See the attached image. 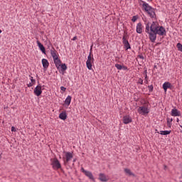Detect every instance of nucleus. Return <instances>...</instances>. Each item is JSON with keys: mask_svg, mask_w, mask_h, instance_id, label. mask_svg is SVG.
<instances>
[{"mask_svg": "<svg viewBox=\"0 0 182 182\" xmlns=\"http://www.w3.org/2000/svg\"><path fill=\"white\" fill-rule=\"evenodd\" d=\"M37 45L38 46L40 50H41V52H43V53H46V51L45 50V46H43L42 45V43L41 42H39V41H37Z\"/></svg>", "mask_w": 182, "mask_h": 182, "instance_id": "f3484780", "label": "nucleus"}, {"mask_svg": "<svg viewBox=\"0 0 182 182\" xmlns=\"http://www.w3.org/2000/svg\"><path fill=\"white\" fill-rule=\"evenodd\" d=\"M122 69H124V70H127V67H126V66H122Z\"/></svg>", "mask_w": 182, "mask_h": 182, "instance_id": "4c0bfd02", "label": "nucleus"}, {"mask_svg": "<svg viewBox=\"0 0 182 182\" xmlns=\"http://www.w3.org/2000/svg\"><path fill=\"white\" fill-rule=\"evenodd\" d=\"M123 123L124 124H129V123H132V117L129 115H126L123 117Z\"/></svg>", "mask_w": 182, "mask_h": 182, "instance_id": "4468645a", "label": "nucleus"}, {"mask_svg": "<svg viewBox=\"0 0 182 182\" xmlns=\"http://www.w3.org/2000/svg\"><path fill=\"white\" fill-rule=\"evenodd\" d=\"M50 55L52 56V58L56 56L57 55H58V51H56V50H55V48H53L50 50Z\"/></svg>", "mask_w": 182, "mask_h": 182, "instance_id": "4be33fe9", "label": "nucleus"}, {"mask_svg": "<svg viewBox=\"0 0 182 182\" xmlns=\"http://www.w3.org/2000/svg\"><path fill=\"white\" fill-rule=\"evenodd\" d=\"M171 87H173V85H171V83L169 82H165L163 84V89L164 92H167V89H171Z\"/></svg>", "mask_w": 182, "mask_h": 182, "instance_id": "f8f14e48", "label": "nucleus"}, {"mask_svg": "<svg viewBox=\"0 0 182 182\" xmlns=\"http://www.w3.org/2000/svg\"><path fill=\"white\" fill-rule=\"evenodd\" d=\"M54 63L55 65V68H57V69H59V68H60L62 62L60 61V59L58 58L57 60H54Z\"/></svg>", "mask_w": 182, "mask_h": 182, "instance_id": "6ab92c4d", "label": "nucleus"}, {"mask_svg": "<svg viewBox=\"0 0 182 182\" xmlns=\"http://www.w3.org/2000/svg\"><path fill=\"white\" fill-rule=\"evenodd\" d=\"M50 161L53 170H59V168H62V165L60 164V162H59V160H58V159H52Z\"/></svg>", "mask_w": 182, "mask_h": 182, "instance_id": "f03ea898", "label": "nucleus"}, {"mask_svg": "<svg viewBox=\"0 0 182 182\" xmlns=\"http://www.w3.org/2000/svg\"><path fill=\"white\" fill-rule=\"evenodd\" d=\"M92 49H93V46H90V53H91V55H92Z\"/></svg>", "mask_w": 182, "mask_h": 182, "instance_id": "f704fd0d", "label": "nucleus"}, {"mask_svg": "<svg viewBox=\"0 0 182 182\" xmlns=\"http://www.w3.org/2000/svg\"><path fill=\"white\" fill-rule=\"evenodd\" d=\"M11 132H16V128H15V127H12Z\"/></svg>", "mask_w": 182, "mask_h": 182, "instance_id": "c9c22d12", "label": "nucleus"}, {"mask_svg": "<svg viewBox=\"0 0 182 182\" xmlns=\"http://www.w3.org/2000/svg\"><path fill=\"white\" fill-rule=\"evenodd\" d=\"M124 45V47L126 48V50H127V49H130V43H126Z\"/></svg>", "mask_w": 182, "mask_h": 182, "instance_id": "cd10ccee", "label": "nucleus"}, {"mask_svg": "<svg viewBox=\"0 0 182 182\" xmlns=\"http://www.w3.org/2000/svg\"><path fill=\"white\" fill-rule=\"evenodd\" d=\"M148 1V2H151V1H153V0H147Z\"/></svg>", "mask_w": 182, "mask_h": 182, "instance_id": "a19ab883", "label": "nucleus"}, {"mask_svg": "<svg viewBox=\"0 0 182 182\" xmlns=\"http://www.w3.org/2000/svg\"><path fill=\"white\" fill-rule=\"evenodd\" d=\"M171 116H173L174 117H177V116H181V112H180V111L176 108L172 109H171Z\"/></svg>", "mask_w": 182, "mask_h": 182, "instance_id": "ddd939ff", "label": "nucleus"}, {"mask_svg": "<svg viewBox=\"0 0 182 182\" xmlns=\"http://www.w3.org/2000/svg\"><path fill=\"white\" fill-rule=\"evenodd\" d=\"M176 48H178V50H179L180 52H182V44L178 43L176 45Z\"/></svg>", "mask_w": 182, "mask_h": 182, "instance_id": "5701e85b", "label": "nucleus"}, {"mask_svg": "<svg viewBox=\"0 0 182 182\" xmlns=\"http://www.w3.org/2000/svg\"><path fill=\"white\" fill-rule=\"evenodd\" d=\"M146 13L148 14L149 16H150V18H156V9H154V8L152 7L149 10V11H146Z\"/></svg>", "mask_w": 182, "mask_h": 182, "instance_id": "9d476101", "label": "nucleus"}, {"mask_svg": "<svg viewBox=\"0 0 182 182\" xmlns=\"http://www.w3.org/2000/svg\"><path fill=\"white\" fill-rule=\"evenodd\" d=\"M41 62L44 70H46L49 68V61H48L46 58H43Z\"/></svg>", "mask_w": 182, "mask_h": 182, "instance_id": "9b49d317", "label": "nucleus"}, {"mask_svg": "<svg viewBox=\"0 0 182 182\" xmlns=\"http://www.w3.org/2000/svg\"><path fill=\"white\" fill-rule=\"evenodd\" d=\"M76 39H77V36L73 37V38L72 39L73 41H76Z\"/></svg>", "mask_w": 182, "mask_h": 182, "instance_id": "58836bf2", "label": "nucleus"}, {"mask_svg": "<svg viewBox=\"0 0 182 182\" xmlns=\"http://www.w3.org/2000/svg\"><path fill=\"white\" fill-rule=\"evenodd\" d=\"M145 32L149 35V39L151 42H156L157 39V35L159 36H166V28L160 26L159 22L153 21L150 26V23H145Z\"/></svg>", "mask_w": 182, "mask_h": 182, "instance_id": "f257e3e1", "label": "nucleus"}, {"mask_svg": "<svg viewBox=\"0 0 182 182\" xmlns=\"http://www.w3.org/2000/svg\"><path fill=\"white\" fill-rule=\"evenodd\" d=\"M59 117L61 120H66V119H68V115L66 114V112H62L60 114Z\"/></svg>", "mask_w": 182, "mask_h": 182, "instance_id": "aec40b11", "label": "nucleus"}, {"mask_svg": "<svg viewBox=\"0 0 182 182\" xmlns=\"http://www.w3.org/2000/svg\"><path fill=\"white\" fill-rule=\"evenodd\" d=\"M145 79L147 80V75H146Z\"/></svg>", "mask_w": 182, "mask_h": 182, "instance_id": "79ce46f5", "label": "nucleus"}, {"mask_svg": "<svg viewBox=\"0 0 182 182\" xmlns=\"http://www.w3.org/2000/svg\"><path fill=\"white\" fill-rule=\"evenodd\" d=\"M65 157H63V161L65 164H68L72 159H73V154L72 152H64Z\"/></svg>", "mask_w": 182, "mask_h": 182, "instance_id": "20e7f679", "label": "nucleus"}, {"mask_svg": "<svg viewBox=\"0 0 182 182\" xmlns=\"http://www.w3.org/2000/svg\"><path fill=\"white\" fill-rule=\"evenodd\" d=\"M158 133L162 136H167V134H170V133H171V131H160L158 132Z\"/></svg>", "mask_w": 182, "mask_h": 182, "instance_id": "412c9836", "label": "nucleus"}, {"mask_svg": "<svg viewBox=\"0 0 182 182\" xmlns=\"http://www.w3.org/2000/svg\"><path fill=\"white\" fill-rule=\"evenodd\" d=\"M129 41L126 38V36H124L122 38V43L124 45L125 43H128Z\"/></svg>", "mask_w": 182, "mask_h": 182, "instance_id": "393cba45", "label": "nucleus"}, {"mask_svg": "<svg viewBox=\"0 0 182 182\" xmlns=\"http://www.w3.org/2000/svg\"><path fill=\"white\" fill-rule=\"evenodd\" d=\"M176 122H177V123H178V122H180V119H178V118H177Z\"/></svg>", "mask_w": 182, "mask_h": 182, "instance_id": "ea45409f", "label": "nucleus"}, {"mask_svg": "<svg viewBox=\"0 0 182 182\" xmlns=\"http://www.w3.org/2000/svg\"><path fill=\"white\" fill-rule=\"evenodd\" d=\"M81 171L85 174V176H86V177H89L90 180H94L93 174L92 172L85 170L84 168H81Z\"/></svg>", "mask_w": 182, "mask_h": 182, "instance_id": "0eeeda50", "label": "nucleus"}, {"mask_svg": "<svg viewBox=\"0 0 182 182\" xmlns=\"http://www.w3.org/2000/svg\"><path fill=\"white\" fill-rule=\"evenodd\" d=\"M171 122H173V118L167 120V125L168 126V127H171Z\"/></svg>", "mask_w": 182, "mask_h": 182, "instance_id": "bb28decb", "label": "nucleus"}, {"mask_svg": "<svg viewBox=\"0 0 182 182\" xmlns=\"http://www.w3.org/2000/svg\"><path fill=\"white\" fill-rule=\"evenodd\" d=\"M75 161H76V159H74V160H73V163H75Z\"/></svg>", "mask_w": 182, "mask_h": 182, "instance_id": "37998d69", "label": "nucleus"}, {"mask_svg": "<svg viewBox=\"0 0 182 182\" xmlns=\"http://www.w3.org/2000/svg\"><path fill=\"white\" fill-rule=\"evenodd\" d=\"M70 102H72V97L68 95L65 100V105H66V106H70Z\"/></svg>", "mask_w": 182, "mask_h": 182, "instance_id": "a211bd4d", "label": "nucleus"}, {"mask_svg": "<svg viewBox=\"0 0 182 182\" xmlns=\"http://www.w3.org/2000/svg\"><path fill=\"white\" fill-rule=\"evenodd\" d=\"M142 4V9L143 11H145V12H147L149 11L150 9H151V6H149V4L146 3V1H141Z\"/></svg>", "mask_w": 182, "mask_h": 182, "instance_id": "6e6552de", "label": "nucleus"}, {"mask_svg": "<svg viewBox=\"0 0 182 182\" xmlns=\"http://www.w3.org/2000/svg\"><path fill=\"white\" fill-rule=\"evenodd\" d=\"M143 24H141V23H138L136 24V33H143Z\"/></svg>", "mask_w": 182, "mask_h": 182, "instance_id": "1a4fd4ad", "label": "nucleus"}, {"mask_svg": "<svg viewBox=\"0 0 182 182\" xmlns=\"http://www.w3.org/2000/svg\"><path fill=\"white\" fill-rule=\"evenodd\" d=\"M124 173L125 174H127V176H129L132 177H136V175L132 172V170L129 169V168H124Z\"/></svg>", "mask_w": 182, "mask_h": 182, "instance_id": "dca6fc26", "label": "nucleus"}, {"mask_svg": "<svg viewBox=\"0 0 182 182\" xmlns=\"http://www.w3.org/2000/svg\"><path fill=\"white\" fill-rule=\"evenodd\" d=\"M0 33H2V31L1 30H0Z\"/></svg>", "mask_w": 182, "mask_h": 182, "instance_id": "c03bdc74", "label": "nucleus"}, {"mask_svg": "<svg viewBox=\"0 0 182 182\" xmlns=\"http://www.w3.org/2000/svg\"><path fill=\"white\" fill-rule=\"evenodd\" d=\"M60 90H62L63 92H66V87L62 86L60 87Z\"/></svg>", "mask_w": 182, "mask_h": 182, "instance_id": "473e14b6", "label": "nucleus"}, {"mask_svg": "<svg viewBox=\"0 0 182 182\" xmlns=\"http://www.w3.org/2000/svg\"><path fill=\"white\" fill-rule=\"evenodd\" d=\"M60 67L62 70H66L68 69V66H66V64H60Z\"/></svg>", "mask_w": 182, "mask_h": 182, "instance_id": "a878e982", "label": "nucleus"}, {"mask_svg": "<svg viewBox=\"0 0 182 182\" xmlns=\"http://www.w3.org/2000/svg\"><path fill=\"white\" fill-rule=\"evenodd\" d=\"M94 62H95V58H93V54H92V53H90L87 57V60L86 61L87 68V69H89V70H92V64Z\"/></svg>", "mask_w": 182, "mask_h": 182, "instance_id": "7ed1b4c3", "label": "nucleus"}, {"mask_svg": "<svg viewBox=\"0 0 182 182\" xmlns=\"http://www.w3.org/2000/svg\"><path fill=\"white\" fill-rule=\"evenodd\" d=\"M149 112L150 111L149 110L147 106H141L138 108V113H139V114H142L143 116L149 114Z\"/></svg>", "mask_w": 182, "mask_h": 182, "instance_id": "39448f33", "label": "nucleus"}, {"mask_svg": "<svg viewBox=\"0 0 182 182\" xmlns=\"http://www.w3.org/2000/svg\"><path fill=\"white\" fill-rule=\"evenodd\" d=\"M132 22H136L137 21V16H134L132 18Z\"/></svg>", "mask_w": 182, "mask_h": 182, "instance_id": "7c9ffc66", "label": "nucleus"}, {"mask_svg": "<svg viewBox=\"0 0 182 182\" xmlns=\"http://www.w3.org/2000/svg\"><path fill=\"white\" fill-rule=\"evenodd\" d=\"M30 80H31V83H33L34 85L36 83V80H35V79H33V77H32V76L30 77Z\"/></svg>", "mask_w": 182, "mask_h": 182, "instance_id": "c85d7f7f", "label": "nucleus"}, {"mask_svg": "<svg viewBox=\"0 0 182 182\" xmlns=\"http://www.w3.org/2000/svg\"><path fill=\"white\" fill-rule=\"evenodd\" d=\"M53 60H56L58 59H59V54H57V55H55L54 57H53Z\"/></svg>", "mask_w": 182, "mask_h": 182, "instance_id": "2f4dec72", "label": "nucleus"}, {"mask_svg": "<svg viewBox=\"0 0 182 182\" xmlns=\"http://www.w3.org/2000/svg\"><path fill=\"white\" fill-rule=\"evenodd\" d=\"M33 85H35L33 84V82H30L29 84H28V87H32Z\"/></svg>", "mask_w": 182, "mask_h": 182, "instance_id": "72a5a7b5", "label": "nucleus"}, {"mask_svg": "<svg viewBox=\"0 0 182 182\" xmlns=\"http://www.w3.org/2000/svg\"><path fill=\"white\" fill-rule=\"evenodd\" d=\"M180 127H181V128H182V126H181V125H180Z\"/></svg>", "mask_w": 182, "mask_h": 182, "instance_id": "a18cd8bd", "label": "nucleus"}, {"mask_svg": "<svg viewBox=\"0 0 182 182\" xmlns=\"http://www.w3.org/2000/svg\"><path fill=\"white\" fill-rule=\"evenodd\" d=\"M139 83H140V85H143V80L140 79L139 80Z\"/></svg>", "mask_w": 182, "mask_h": 182, "instance_id": "e433bc0d", "label": "nucleus"}, {"mask_svg": "<svg viewBox=\"0 0 182 182\" xmlns=\"http://www.w3.org/2000/svg\"><path fill=\"white\" fill-rule=\"evenodd\" d=\"M148 89L149 90V92H153V89H154V87H153V85H149L148 86Z\"/></svg>", "mask_w": 182, "mask_h": 182, "instance_id": "c756f323", "label": "nucleus"}, {"mask_svg": "<svg viewBox=\"0 0 182 182\" xmlns=\"http://www.w3.org/2000/svg\"><path fill=\"white\" fill-rule=\"evenodd\" d=\"M115 68H117L118 70H122V69H123V65L120 64H115Z\"/></svg>", "mask_w": 182, "mask_h": 182, "instance_id": "b1692460", "label": "nucleus"}, {"mask_svg": "<svg viewBox=\"0 0 182 182\" xmlns=\"http://www.w3.org/2000/svg\"><path fill=\"white\" fill-rule=\"evenodd\" d=\"M99 179L102 182L109 181V177L106 176L104 173H100Z\"/></svg>", "mask_w": 182, "mask_h": 182, "instance_id": "2eb2a0df", "label": "nucleus"}, {"mask_svg": "<svg viewBox=\"0 0 182 182\" xmlns=\"http://www.w3.org/2000/svg\"><path fill=\"white\" fill-rule=\"evenodd\" d=\"M33 93L36 96H41L42 95V85H37L34 89Z\"/></svg>", "mask_w": 182, "mask_h": 182, "instance_id": "423d86ee", "label": "nucleus"}]
</instances>
